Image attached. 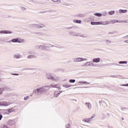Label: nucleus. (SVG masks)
<instances>
[{
  "mask_svg": "<svg viewBox=\"0 0 128 128\" xmlns=\"http://www.w3.org/2000/svg\"><path fill=\"white\" fill-rule=\"evenodd\" d=\"M83 36V35H82V36Z\"/></svg>",
  "mask_w": 128,
  "mask_h": 128,
  "instance_id": "nucleus-49",
  "label": "nucleus"
},
{
  "mask_svg": "<svg viewBox=\"0 0 128 128\" xmlns=\"http://www.w3.org/2000/svg\"><path fill=\"white\" fill-rule=\"evenodd\" d=\"M62 92V91L61 90H56L55 91L54 93V98H58V96H60Z\"/></svg>",
  "mask_w": 128,
  "mask_h": 128,
  "instance_id": "nucleus-7",
  "label": "nucleus"
},
{
  "mask_svg": "<svg viewBox=\"0 0 128 128\" xmlns=\"http://www.w3.org/2000/svg\"><path fill=\"white\" fill-rule=\"evenodd\" d=\"M72 28V27H69L68 28V30H70Z\"/></svg>",
  "mask_w": 128,
  "mask_h": 128,
  "instance_id": "nucleus-46",
  "label": "nucleus"
},
{
  "mask_svg": "<svg viewBox=\"0 0 128 128\" xmlns=\"http://www.w3.org/2000/svg\"><path fill=\"white\" fill-rule=\"evenodd\" d=\"M54 82H58L60 80V78L58 77H56V78H54V80H52Z\"/></svg>",
  "mask_w": 128,
  "mask_h": 128,
  "instance_id": "nucleus-27",
  "label": "nucleus"
},
{
  "mask_svg": "<svg viewBox=\"0 0 128 128\" xmlns=\"http://www.w3.org/2000/svg\"><path fill=\"white\" fill-rule=\"evenodd\" d=\"M82 66H96V65L92 62H85Z\"/></svg>",
  "mask_w": 128,
  "mask_h": 128,
  "instance_id": "nucleus-4",
  "label": "nucleus"
},
{
  "mask_svg": "<svg viewBox=\"0 0 128 128\" xmlns=\"http://www.w3.org/2000/svg\"><path fill=\"white\" fill-rule=\"evenodd\" d=\"M30 98V96H26L24 98V100H28Z\"/></svg>",
  "mask_w": 128,
  "mask_h": 128,
  "instance_id": "nucleus-34",
  "label": "nucleus"
},
{
  "mask_svg": "<svg viewBox=\"0 0 128 128\" xmlns=\"http://www.w3.org/2000/svg\"><path fill=\"white\" fill-rule=\"evenodd\" d=\"M70 36H78V34H77L74 32H70Z\"/></svg>",
  "mask_w": 128,
  "mask_h": 128,
  "instance_id": "nucleus-18",
  "label": "nucleus"
},
{
  "mask_svg": "<svg viewBox=\"0 0 128 128\" xmlns=\"http://www.w3.org/2000/svg\"><path fill=\"white\" fill-rule=\"evenodd\" d=\"M119 64H128V61H120L119 62Z\"/></svg>",
  "mask_w": 128,
  "mask_h": 128,
  "instance_id": "nucleus-21",
  "label": "nucleus"
},
{
  "mask_svg": "<svg viewBox=\"0 0 128 128\" xmlns=\"http://www.w3.org/2000/svg\"><path fill=\"white\" fill-rule=\"evenodd\" d=\"M109 14H110V16L114 14V11L112 10V11H110L108 12Z\"/></svg>",
  "mask_w": 128,
  "mask_h": 128,
  "instance_id": "nucleus-31",
  "label": "nucleus"
},
{
  "mask_svg": "<svg viewBox=\"0 0 128 128\" xmlns=\"http://www.w3.org/2000/svg\"><path fill=\"white\" fill-rule=\"evenodd\" d=\"M12 74L13 76H19V74Z\"/></svg>",
  "mask_w": 128,
  "mask_h": 128,
  "instance_id": "nucleus-42",
  "label": "nucleus"
},
{
  "mask_svg": "<svg viewBox=\"0 0 128 128\" xmlns=\"http://www.w3.org/2000/svg\"><path fill=\"white\" fill-rule=\"evenodd\" d=\"M30 28H36V24H30Z\"/></svg>",
  "mask_w": 128,
  "mask_h": 128,
  "instance_id": "nucleus-26",
  "label": "nucleus"
},
{
  "mask_svg": "<svg viewBox=\"0 0 128 128\" xmlns=\"http://www.w3.org/2000/svg\"><path fill=\"white\" fill-rule=\"evenodd\" d=\"M28 54H32V52L31 50H28Z\"/></svg>",
  "mask_w": 128,
  "mask_h": 128,
  "instance_id": "nucleus-36",
  "label": "nucleus"
},
{
  "mask_svg": "<svg viewBox=\"0 0 128 128\" xmlns=\"http://www.w3.org/2000/svg\"><path fill=\"white\" fill-rule=\"evenodd\" d=\"M36 28H40V24H36Z\"/></svg>",
  "mask_w": 128,
  "mask_h": 128,
  "instance_id": "nucleus-32",
  "label": "nucleus"
},
{
  "mask_svg": "<svg viewBox=\"0 0 128 128\" xmlns=\"http://www.w3.org/2000/svg\"><path fill=\"white\" fill-rule=\"evenodd\" d=\"M100 24L102 26H107L108 24H110V22L109 21L100 22Z\"/></svg>",
  "mask_w": 128,
  "mask_h": 128,
  "instance_id": "nucleus-9",
  "label": "nucleus"
},
{
  "mask_svg": "<svg viewBox=\"0 0 128 128\" xmlns=\"http://www.w3.org/2000/svg\"><path fill=\"white\" fill-rule=\"evenodd\" d=\"M54 46H52V44H48L46 46L44 45H40V46H36V48H39V50H47L48 48H52Z\"/></svg>",
  "mask_w": 128,
  "mask_h": 128,
  "instance_id": "nucleus-2",
  "label": "nucleus"
},
{
  "mask_svg": "<svg viewBox=\"0 0 128 128\" xmlns=\"http://www.w3.org/2000/svg\"><path fill=\"white\" fill-rule=\"evenodd\" d=\"M8 112H14V108H12L8 110Z\"/></svg>",
  "mask_w": 128,
  "mask_h": 128,
  "instance_id": "nucleus-25",
  "label": "nucleus"
},
{
  "mask_svg": "<svg viewBox=\"0 0 128 128\" xmlns=\"http://www.w3.org/2000/svg\"><path fill=\"white\" fill-rule=\"evenodd\" d=\"M100 62V58H93L92 60V62L94 64V62L98 63Z\"/></svg>",
  "mask_w": 128,
  "mask_h": 128,
  "instance_id": "nucleus-10",
  "label": "nucleus"
},
{
  "mask_svg": "<svg viewBox=\"0 0 128 128\" xmlns=\"http://www.w3.org/2000/svg\"><path fill=\"white\" fill-rule=\"evenodd\" d=\"M90 24H92V26H98L100 24V22H91Z\"/></svg>",
  "mask_w": 128,
  "mask_h": 128,
  "instance_id": "nucleus-14",
  "label": "nucleus"
},
{
  "mask_svg": "<svg viewBox=\"0 0 128 128\" xmlns=\"http://www.w3.org/2000/svg\"><path fill=\"white\" fill-rule=\"evenodd\" d=\"M124 38H125L126 40H128V35L125 36L124 37Z\"/></svg>",
  "mask_w": 128,
  "mask_h": 128,
  "instance_id": "nucleus-39",
  "label": "nucleus"
},
{
  "mask_svg": "<svg viewBox=\"0 0 128 128\" xmlns=\"http://www.w3.org/2000/svg\"><path fill=\"white\" fill-rule=\"evenodd\" d=\"M64 86L65 88H68L70 87V86H68V85H65V86Z\"/></svg>",
  "mask_w": 128,
  "mask_h": 128,
  "instance_id": "nucleus-38",
  "label": "nucleus"
},
{
  "mask_svg": "<svg viewBox=\"0 0 128 128\" xmlns=\"http://www.w3.org/2000/svg\"><path fill=\"white\" fill-rule=\"evenodd\" d=\"M120 14H126L128 12V10H119Z\"/></svg>",
  "mask_w": 128,
  "mask_h": 128,
  "instance_id": "nucleus-17",
  "label": "nucleus"
},
{
  "mask_svg": "<svg viewBox=\"0 0 128 128\" xmlns=\"http://www.w3.org/2000/svg\"><path fill=\"white\" fill-rule=\"evenodd\" d=\"M86 62L88 61V58H77L74 59V62Z\"/></svg>",
  "mask_w": 128,
  "mask_h": 128,
  "instance_id": "nucleus-6",
  "label": "nucleus"
},
{
  "mask_svg": "<svg viewBox=\"0 0 128 128\" xmlns=\"http://www.w3.org/2000/svg\"><path fill=\"white\" fill-rule=\"evenodd\" d=\"M85 104L88 107V110H92V104H90V103L86 102Z\"/></svg>",
  "mask_w": 128,
  "mask_h": 128,
  "instance_id": "nucleus-16",
  "label": "nucleus"
},
{
  "mask_svg": "<svg viewBox=\"0 0 128 128\" xmlns=\"http://www.w3.org/2000/svg\"><path fill=\"white\" fill-rule=\"evenodd\" d=\"M28 58H36V56L34 55H28L27 56Z\"/></svg>",
  "mask_w": 128,
  "mask_h": 128,
  "instance_id": "nucleus-20",
  "label": "nucleus"
},
{
  "mask_svg": "<svg viewBox=\"0 0 128 128\" xmlns=\"http://www.w3.org/2000/svg\"><path fill=\"white\" fill-rule=\"evenodd\" d=\"M63 6L65 7L66 8L67 6H68V4H64Z\"/></svg>",
  "mask_w": 128,
  "mask_h": 128,
  "instance_id": "nucleus-33",
  "label": "nucleus"
},
{
  "mask_svg": "<svg viewBox=\"0 0 128 128\" xmlns=\"http://www.w3.org/2000/svg\"><path fill=\"white\" fill-rule=\"evenodd\" d=\"M124 42H126V44H128V40H126L124 41Z\"/></svg>",
  "mask_w": 128,
  "mask_h": 128,
  "instance_id": "nucleus-44",
  "label": "nucleus"
},
{
  "mask_svg": "<svg viewBox=\"0 0 128 128\" xmlns=\"http://www.w3.org/2000/svg\"><path fill=\"white\" fill-rule=\"evenodd\" d=\"M4 90V88H0V94H2V92Z\"/></svg>",
  "mask_w": 128,
  "mask_h": 128,
  "instance_id": "nucleus-28",
  "label": "nucleus"
},
{
  "mask_svg": "<svg viewBox=\"0 0 128 128\" xmlns=\"http://www.w3.org/2000/svg\"><path fill=\"white\" fill-rule=\"evenodd\" d=\"M46 86H48V88H47V90H50V88H58V90H60L62 88H60V86H58V84H52L50 86L47 85Z\"/></svg>",
  "mask_w": 128,
  "mask_h": 128,
  "instance_id": "nucleus-5",
  "label": "nucleus"
},
{
  "mask_svg": "<svg viewBox=\"0 0 128 128\" xmlns=\"http://www.w3.org/2000/svg\"><path fill=\"white\" fill-rule=\"evenodd\" d=\"M74 22L76 24H82V20H74Z\"/></svg>",
  "mask_w": 128,
  "mask_h": 128,
  "instance_id": "nucleus-19",
  "label": "nucleus"
},
{
  "mask_svg": "<svg viewBox=\"0 0 128 128\" xmlns=\"http://www.w3.org/2000/svg\"><path fill=\"white\" fill-rule=\"evenodd\" d=\"M123 22L126 23V22H128V21H126V20H124V21H123Z\"/></svg>",
  "mask_w": 128,
  "mask_h": 128,
  "instance_id": "nucleus-48",
  "label": "nucleus"
},
{
  "mask_svg": "<svg viewBox=\"0 0 128 128\" xmlns=\"http://www.w3.org/2000/svg\"><path fill=\"white\" fill-rule=\"evenodd\" d=\"M122 86H128V84H122Z\"/></svg>",
  "mask_w": 128,
  "mask_h": 128,
  "instance_id": "nucleus-41",
  "label": "nucleus"
},
{
  "mask_svg": "<svg viewBox=\"0 0 128 128\" xmlns=\"http://www.w3.org/2000/svg\"><path fill=\"white\" fill-rule=\"evenodd\" d=\"M83 84H90V82H84Z\"/></svg>",
  "mask_w": 128,
  "mask_h": 128,
  "instance_id": "nucleus-40",
  "label": "nucleus"
},
{
  "mask_svg": "<svg viewBox=\"0 0 128 128\" xmlns=\"http://www.w3.org/2000/svg\"><path fill=\"white\" fill-rule=\"evenodd\" d=\"M10 104L6 102H0V106H8Z\"/></svg>",
  "mask_w": 128,
  "mask_h": 128,
  "instance_id": "nucleus-11",
  "label": "nucleus"
},
{
  "mask_svg": "<svg viewBox=\"0 0 128 128\" xmlns=\"http://www.w3.org/2000/svg\"><path fill=\"white\" fill-rule=\"evenodd\" d=\"M94 118H96V114H93L90 118H86L83 119L82 120L84 122H88V124H90L92 122V119Z\"/></svg>",
  "mask_w": 128,
  "mask_h": 128,
  "instance_id": "nucleus-3",
  "label": "nucleus"
},
{
  "mask_svg": "<svg viewBox=\"0 0 128 128\" xmlns=\"http://www.w3.org/2000/svg\"><path fill=\"white\" fill-rule=\"evenodd\" d=\"M94 16H102V14L100 13H94Z\"/></svg>",
  "mask_w": 128,
  "mask_h": 128,
  "instance_id": "nucleus-23",
  "label": "nucleus"
},
{
  "mask_svg": "<svg viewBox=\"0 0 128 128\" xmlns=\"http://www.w3.org/2000/svg\"><path fill=\"white\" fill-rule=\"evenodd\" d=\"M78 83L79 84H84V82H79Z\"/></svg>",
  "mask_w": 128,
  "mask_h": 128,
  "instance_id": "nucleus-47",
  "label": "nucleus"
},
{
  "mask_svg": "<svg viewBox=\"0 0 128 128\" xmlns=\"http://www.w3.org/2000/svg\"><path fill=\"white\" fill-rule=\"evenodd\" d=\"M122 110H128V108H123Z\"/></svg>",
  "mask_w": 128,
  "mask_h": 128,
  "instance_id": "nucleus-45",
  "label": "nucleus"
},
{
  "mask_svg": "<svg viewBox=\"0 0 128 128\" xmlns=\"http://www.w3.org/2000/svg\"><path fill=\"white\" fill-rule=\"evenodd\" d=\"M40 28H44V25L42 24H40Z\"/></svg>",
  "mask_w": 128,
  "mask_h": 128,
  "instance_id": "nucleus-35",
  "label": "nucleus"
},
{
  "mask_svg": "<svg viewBox=\"0 0 128 128\" xmlns=\"http://www.w3.org/2000/svg\"><path fill=\"white\" fill-rule=\"evenodd\" d=\"M106 44H110L112 43V41L108 40H106Z\"/></svg>",
  "mask_w": 128,
  "mask_h": 128,
  "instance_id": "nucleus-24",
  "label": "nucleus"
},
{
  "mask_svg": "<svg viewBox=\"0 0 128 128\" xmlns=\"http://www.w3.org/2000/svg\"><path fill=\"white\" fill-rule=\"evenodd\" d=\"M69 82H71L72 84H74L76 82V80H69Z\"/></svg>",
  "mask_w": 128,
  "mask_h": 128,
  "instance_id": "nucleus-29",
  "label": "nucleus"
},
{
  "mask_svg": "<svg viewBox=\"0 0 128 128\" xmlns=\"http://www.w3.org/2000/svg\"><path fill=\"white\" fill-rule=\"evenodd\" d=\"M12 32L10 30H0V34H12Z\"/></svg>",
  "mask_w": 128,
  "mask_h": 128,
  "instance_id": "nucleus-12",
  "label": "nucleus"
},
{
  "mask_svg": "<svg viewBox=\"0 0 128 128\" xmlns=\"http://www.w3.org/2000/svg\"><path fill=\"white\" fill-rule=\"evenodd\" d=\"M47 88H48V86H42L41 87H39L34 90L33 92L37 96H40L42 94H44V92H48Z\"/></svg>",
  "mask_w": 128,
  "mask_h": 128,
  "instance_id": "nucleus-1",
  "label": "nucleus"
},
{
  "mask_svg": "<svg viewBox=\"0 0 128 128\" xmlns=\"http://www.w3.org/2000/svg\"><path fill=\"white\" fill-rule=\"evenodd\" d=\"M12 42H19L20 44L21 42L18 40V38H14L12 40Z\"/></svg>",
  "mask_w": 128,
  "mask_h": 128,
  "instance_id": "nucleus-15",
  "label": "nucleus"
},
{
  "mask_svg": "<svg viewBox=\"0 0 128 128\" xmlns=\"http://www.w3.org/2000/svg\"><path fill=\"white\" fill-rule=\"evenodd\" d=\"M20 9L21 10H26V8L24 6L20 7Z\"/></svg>",
  "mask_w": 128,
  "mask_h": 128,
  "instance_id": "nucleus-30",
  "label": "nucleus"
},
{
  "mask_svg": "<svg viewBox=\"0 0 128 128\" xmlns=\"http://www.w3.org/2000/svg\"><path fill=\"white\" fill-rule=\"evenodd\" d=\"M46 77L48 80H54V78L50 73H46Z\"/></svg>",
  "mask_w": 128,
  "mask_h": 128,
  "instance_id": "nucleus-8",
  "label": "nucleus"
},
{
  "mask_svg": "<svg viewBox=\"0 0 128 128\" xmlns=\"http://www.w3.org/2000/svg\"><path fill=\"white\" fill-rule=\"evenodd\" d=\"M2 118V115H0V120Z\"/></svg>",
  "mask_w": 128,
  "mask_h": 128,
  "instance_id": "nucleus-43",
  "label": "nucleus"
},
{
  "mask_svg": "<svg viewBox=\"0 0 128 128\" xmlns=\"http://www.w3.org/2000/svg\"><path fill=\"white\" fill-rule=\"evenodd\" d=\"M54 2H58V4H62V1L60 0H51Z\"/></svg>",
  "mask_w": 128,
  "mask_h": 128,
  "instance_id": "nucleus-22",
  "label": "nucleus"
},
{
  "mask_svg": "<svg viewBox=\"0 0 128 128\" xmlns=\"http://www.w3.org/2000/svg\"><path fill=\"white\" fill-rule=\"evenodd\" d=\"M66 128H70V124H66Z\"/></svg>",
  "mask_w": 128,
  "mask_h": 128,
  "instance_id": "nucleus-37",
  "label": "nucleus"
},
{
  "mask_svg": "<svg viewBox=\"0 0 128 128\" xmlns=\"http://www.w3.org/2000/svg\"><path fill=\"white\" fill-rule=\"evenodd\" d=\"M22 55L20 54H14V58L15 59H18V58H22Z\"/></svg>",
  "mask_w": 128,
  "mask_h": 128,
  "instance_id": "nucleus-13",
  "label": "nucleus"
}]
</instances>
